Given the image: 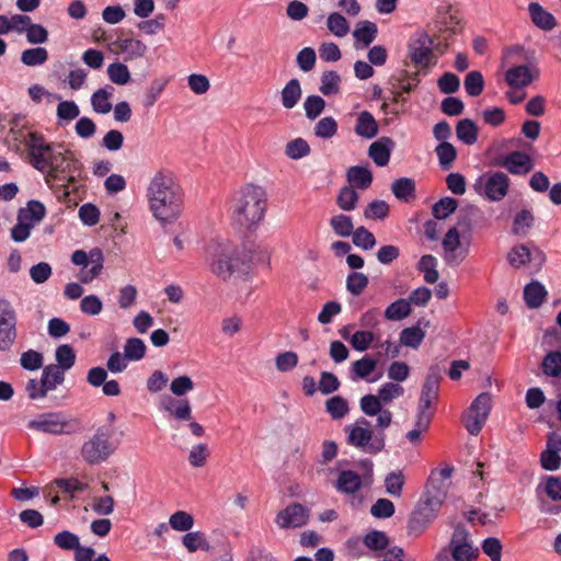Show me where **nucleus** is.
Instances as JSON below:
<instances>
[{"mask_svg": "<svg viewBox=\"0 0 561 561\" xmlns=\"http://www.w3.org/2000/svg\"><path fill=\"white\" fill-rule=\"evenodd\" d=\"M112 93L106 89L96 90L91 96V104L94 112L100 114H107L112 110V104L110 102Z\"/></svg>", "mask_w": 561, "mask_h": 561, "instance_id": "nucleus-43", "label": "nucleus"}, {"mask_svg": "<svg viewBox=\"0 0 561 561\" xmlns=\"http://www.w3.org/2000/svg\"><path fill=\"white\" fill-rule=\"evenodd\" d=\"M341 78L335 71H325L321 76L320 91L324 95L335 94L339 92Z\"/></svg>", "mask_w": 561, "mask_h": 561, "instance_id": "nucleus-61", "label": "nucleus"}, {"mask_svg": "<svg viewBox=\"0 0 561 561\" xmlns=\"http://www.w3.org/2000/svg\"><path fill=\"white\" fill-rule=\"evenodd\" d=\"M146 345L141 339L130 337L124 345V355L128 360H139L145 357Z\"/></svg>", "mask_w": 561, "mask_h": 561, "instance_id": "nucleus-44", "label": "nucleus"}, {"mask_svg": "<svg viewBox=\"0 0 561 561\" xmlns=\"http://www.w3.org/2000/svg\"><path fill=\"white\" fill-rule=\"evenodd\" d=\"M393 145L391 138L381 137L369 146L368 156L378 167H385L389 163Z\"/></svg>", "mask_w": 561, "mask_h": 561, "instance_id": "nucleus-20", "label": "nucleus"}, {"mask_svg": "<svg viewBox=\"0 0 561 561\" xmlns=\"http://www.w3.org/2000/svg\"><path fill=\"white\" fill-rule=\"evenodd\" d=\"M345 432L347 444L367 454L377 455L385 448V434L382 432L374 434L370 422L365 417H359L355 424L346 425Z\"/></svg>", "mask_w": 561, "mask_h": 561, "instance_id": "nucleus-6", "label": "nucleus"}, {"mask_svg": "<svg viewBox=\"0 0 561 561\" xmlns=\"http://www.w3.org/2000/svg\"><path fill=\"white\" fill-rule=\"evenodd\" d=\"M364 545L374 551L385 550L389 545V539L386 533L380 530H371L365 535L363 539Z\"/></svg>", "mask_w": 561, "mask_h": 561, "instance_id": "nucleus-50", "label": "nucleus"}, {"mask_svg": "<svg viewBox=\"0 0 561 561\" xmlns=\"http://www.w3.org/2000/svg\"><path fill=\"white\" fill-rule=\"evenodd\" d=\"M435 152L438 157L439 164L443 170H448L451 165V163L457 158V150L454 147L453 144L448 141L440 142L436 149Z\"/></svg>", "mask_w": 561, "mask_h": 561, "instance_id": "nucleus-39", "label": "nucleus"}, {"mask_svg": "<svg viewBox=\"0 0 561 561\" xmlns=\"http://www.w3.org/2000/svg\"><path fill=\"white\" fill-rule=\"evenodd\" d=\"M55 357L57 362V366L62 367L64 369H70L76 362V353L73 348L68 344H61L56 348Z\"/></svg>", "mask_w": 561, "mask_h": 561, "instance_id": "nucleus-49", "label": "nucleus"}, {"mask_svg": "<svg viewBox=\"0 0 561 561\" xmlns=\"http://www.w3.org/2000/svg\"><path fill=\"white\" fill-rule=\"evenodd\" d=\"M66 425L67 424L61 421L60 415L57 413L43 414L37 420H33L28 423V427L50 434L65 433Z\"/></svg>", "mask_w": 561, "mask_h": 561, "instance_id": "nucleus-18", "label": "nucleus"}, {"mask_svg": "<svg viewBox=\"0 0 561 561\" xmlns=\"http://www.w3.org/2000/svg\"><path fill=\"white\" fill-rule=\"evenodd\" d=\"M377 25L370 21L362 22L353 32L356 41L362 42L365 46L373 43L377 36Z\"/></svg>", "mask_w": 561, "mask_h": 561, "instance_id": "nucleus-36", "label": "nucleus"}, {"mask_svg": "<svg viewBox=\"0 0 561 561\" xmlns=\"http://www.w3.org/2000/svg\"><path fill=\"white\" fill-rule=\"evenodd\" d=\"M453 471L454 467L451 466L432 470L425 491L409 518L408 531L410 535L420 536L437 517L447 497Z\"/></svg>", "mask_w": 561, "mask_h": 561, "instance_id": "nucleus-2", "label": "nucleus"}, {"mask_svg": "<svg viewBox=\"0 0 561 561\" xmlns=\"http://www.w3.org/2000/svg\"><path fill=\"white\" fill-rule=\"evenodd\" d=\"M355 133L367 139H371L378 134V124L371 113L363 111L358 114Z\"/></svg>", "mask_w": 561, "mask_h": 561, "instance_id": "nucleus-27", "label": "nucleus"}, {"mask_svg": "<svg viewBox=\"0 0 561 561\" xmlns=\"http://www.w3.org/2000/svg\"><path fill=\"white\" fill-rule=\"evenodd\" d=\"M54 543L62 550H73L79 547L80 539L78 535L62 530L54 536Z\"/></svg>", "mask_w": 561, "mask_h": 561, "instance_id": "nucleus-55", "label": "nucleus"}, {"mask_svg": "<svg viewBox=\"0 0 561 561\" xmlns=\"http://www.w3.org/2000/svg\"><path fill=\"white\" fill-rule=\"evenodd\" d=\"M121 51L127 55L126 59L142 57L147 51V46L140 39L125 38L117 42Z\"/></svg>", "mask_w": 561, "mask_h": 561, "instance_id": "nucleus-32", "label": "nucleus"}, {"mask_svg": "<svg viewBox=\"0 0 561 561\" xmlns=\"http://www.w3.org/2000/svg\"><path fill=\"white\" fill-rule=\"evenodd\" d=\"M28 163L44 174L46 184L59 198L66 199L70 188H75L77 172L81 163L75 152L62 144L49 142L37 131L28 133L24 138Z\"/></svg>", "mask_w": 561, "mask_h": 561, "instance_id": "nucleus-1", "label": "nucleus"}, {"mask_svg": "<svg viewBox=\"0 0 561 561\" xmlns=\"http://www.w3.org/2000/svg\"><path fill=\"white\" fill-rule=\"evenodd\" d=\"M56 114L59 121L70 122L79 116L80 110L75 101H60Z\"/></svg>", "mask_w": 561, "mask_h": 561, "instance_id": "nucleus-59", "label": "nucleus"}, {"mask_svg": "<svg viewBox=\"0 0 561 561\" xmlns=\"http://www.w3.org/2000/svg\"><path fill=\"white\" fill-rule=\"evenodd\" d=\"M330 226L340 237H350L354 233V225L352 218L346 215H335L330 219Z\"/></svg>", "mask_w": 561, "mask_h": 561, "instance_id": "nucleus-42", "label": "nucleus"}, {"mask_svg": "<svg viewBox=\"0 0 561 561\" xmlns=\"http://www.w3.org/2000/svg\"><path fill=\"white\" fill-rule=\"evenodd\" d=\"M533 23L543 30L550 31L557 25L554 16L546 11L539 3L531 2L528 7Z\"/></svg>", "mask_w": 561, "mask_h": 561, "instance_id": "nucleus-23", "label": "nucleus"}, {"mask_svg": "<svg viewBox=\"0 0 561 561\" xmlns=\"http://www.w3.org/2000/svg\"><path fill=\"white\" fill-rule=\"evenodd\" d=\"M528 66L522 65L508 69L505 73V80L511 88L522 89L529 85L534 81Z\"/></svg>", "mask_w": 561, "mask_h": 561, "instance_id": "nucleus-21", "label": "nucleus"}, {"mask_svg": "<svg viewBox=\"0 0 561 561\" xmlns=\"http://www.w3.org/2000/svg\"><path fill=\"white\" fill-rule=\"evenodd\" d=\"M182 545L188 552L197 550L209 551L211 548L203 531H187L182 537Z\"/></svg>", "mask_w": 561, "mask_h": 561, "instance_id": "nucleus-31", "label": "nucleus"}, {"mask_svg": "<svg viewBox=\"0 0 561 561\" xmlns=\"http://www.w3.org/2000/svg\"><path fill=\"white\" fill-rule=\"evenodd\" d=\"M456 135L463 144L473 145L478 140L479 129L473 121L463 118L457 123Z\"/></svg>", "mask_w": 561, "mask_h": 561, "instance_id": "nucleus-30", "label": "nucleus"}, {"mask_svg": "<svg viewBox=\"0 0 561 561\" xmlns=\"http://www.w3.org/2000/svg\"><path fill=\"white\" fill-rule=\"evenodd\" d=\"M482 551L491 559V561H501L502 543L495 537H488L482 541Z\"/></svg>", "mask_w": 561, "mask_h": 561, "instance_id": "nucleus-64", "label": "nucleus"}, {"mask_svg": "<svg viewBox=\"0 0 561 561\" xmlns=\"http://www.w3.org/2000/svg\"><path fill=\"white\" fill-rule=\"evenodd\" d=\"M301 85L298 79H290L280 92L282 105L287 108H294L301 99Z\"/></svg>", "mask_w": 561, "mask_h": 561, "instance_id": "nucleus-26", "label": "nucleus"}, {"mask_svg": "<svg viewBox=\"0 0 561 561\" xmlns=\"http://www.w3.org/2000/svg\"><path fill=\"white\" fill-rule=\"evenodd\" d=\"M534 224L535 216L533 211L530 209H522L515 215L513 219L512 233L515 236L525 237L534 227Z\"/></svg>", "mask_w": 561, "mask_h": 561, "instance_id": "nucleus-29", "label": "nucleus"}, {"mask_svg": "<svg viewBox=\"0 0 561 561\" xmlns=\"http://www.w3.org/2000/svg\"><path fill=\"white\" fill-rule=\"evenodd\" d=\"M328 28L334 35L343 37L348 33L350 25L342 14L334 12L331 13L328 18Z\"/></svg>", "mask_w": 561, "mask_h": 561, "instance_id": "nucleus-58", "label": "nucleus"}, {"mask_svg": "<svg viewBox=\"0 0 561 561\" xmlns=\"http://www.w3.org/2000/svg\"><path fill=\"white\" fill-rule=\"evenodd\" d=\"M438 388H423L419 398L416 420L421 427H430L438 400Z\"/></svg>", "mask_w": 561, "mask_h": 561, "instance_id": "nucleus-15", "label": "nucleus"}, {"mask_svg": "<svg viewBox=\"0 0 561 561\" xmlns=\"http://www.w3.org/2000/svg\"><path fill=\"white\" fill-rule=\"evenodd\" d=\"M541 368L547 376H561V352H549L542 359Z\"/></svg>", "mask_w": 561, "mask_h": 561, "instance_id": "nucleus-40", "label": "nucleus"}, {"mask_svg": "<svg viewBox=\"0 0 561 561\" xmlns=\"http://www.w3.org/2000/svg\"><path fill=\"white\" fill-rule=\"evenodd\" d=\"M285 153L288 158L298 160L310 153V146L305 139L296 138L287 142Z\"/></svg>", "mask_w": 561, "mask_h": 561, "instance_id": "nucleus-48", "label": "nucleus"}, {"mask_svg": "<svg viewBox=\"0 0 561 561\" xmlns=\"http://www.w3.org/2000/svg\"><path fill=\"white\" fill-rule=\"evenodd\" d=\"M358 201V194L355 190L348 186H344L341 188L336 203L339 207L343 210H352L356 207Z\"/></svg>", "mask_w": 561, "mask_h": 561, "instance_id": "nucleus-60", "label": "nucleus"}, {"mask_svg": "<svg viewBox=\"0 0 561 561\" xmlns=\"http://www.w3.org/2000/svg\"><path fill=\"white\" fill-rule=\"evenodd\" d=\"M442 550H447L454 561H474L479 557L478 549L473 548L469 539L468 530L460 524L455 527L448 546Z\"/></svg>", "mask_w": 561, "mask_h": 561, "instance_id": "nucleus-10", "label": "nucleus"}, {"mask_svg": "<svg viewBox=\"0 0 561 561\" xmlns=\"http://www.w3.org/2000/svg\"><path fill=\"white\" fill-rule=\"evenodd\" d=\"M415 181L411 178H400L392 182L391 191L393 195L405 203L415 199Z\"/></svg>", "mask_w": 561, "mask_h": 561, "instance_id": "nucleus-25", "label": "nucleus"}, {"mask_svg": "<svg viewBox=\"0 0 561 561\" xmlns=\"http://www.w3.org/2000/svg\"><path fill=\"white\" fill-rule=\"evenodd\" d=\"M107 76L110 80L119 85L127 84L130 81V72L126 65L114 62L107 67Z\"/></svg>", "mask_w": 561, "mask_h": 561, "instance_id": "nucleus-47", "label": "nucleus"}, {"mask_svg": "<svg viewBox=\"0 0 561 561\" xmlns=\"http://www.w3.org/2000/svg\"><path fill=\"white\" fill-rule=\"evenodd\" d=\"M114 427L112 425H102L98 427L94 435L81 447L83 460L90 465L104 462L116 449L112 440Z\"/></svg>", "mask_w": 561, "mask_h": 561, "instance_id": "nucleus-7", "label": "nucleus"}, {"mask_svg": "<svg viewBox=\"0 0 561 561\" xmlns=\"http://www.w3.org/2000/svg\"><path fill=\"white\" fill-rule=\"evenodd\" d=\"M424 337L425 332L419 325H414L401 331L400 342L405 346L416 348L421 345Z\"/></svg>", "mask_w": 561, "mask_h": 561, "instance_id": "nucleus-41", "label": "nucleus"}, {"mask_svg": "<svg viewBox=\"0 0 561 561\" xmlns=\"http://www.w3.org/2000/svg\"><path fill=\"white\" fill-rule=\"evenodd\" d=\"M404 485V476L401 471H391L385 478L386 491L389 495L400 497Z\"/></svg>", "mask_w": 561, "mask_h": 561, "instance_id": "nucleus-45", "label": "nucleus"}, {"mask_svg": "<svg viewBox=\"0 0 561 561\" xmlns=\"http://www.w3.org/2000/svg\"><path fill=\"white\" fill-rule=\"evenodd\" d=\"M348 182L359 190H366L371 185L373 173L366 167L354 165L347 170Z\"/></svg>", "mask_w": 561, "mask_h": 561, "instance_id": "nucleus-28", "label": "nucleus"}, {"mask_svg": "<svg viewBox=\"0 0 561 561\" xmlns=\"http://www.w3.org/2000/svg\"><path fill=\"white\" fill-rule=\"evenodd\" d=\"M169 526L176 531H190L194 526L193 516L185 511H176L169 518Z\"/></svg>", "mask_w": 561, "mask_h": 561, "instance_id": "nucleus-37", "label": "nucleus"}, {"mask_svg": "<svg viewBox=\"0 0 561 561\" xmlns=\"http://www.w3.org/2000/svg\"><path fill=\"white\" fill-rule=\"evenodd\" d=\"M65 371L62 367L55 364L47 365L43 369L41 386H57L65 381Z\"/></svg>", "mask_w": 561, "mask_h": 561, "instance_id": "nucleus-35", "label": "nucleus"}, {"mask_svg": "<svg viewBox=\"0 0 561 561\" xmlns=\"http://www.w3.org/2000/svg\"><path fill=\"white\" fill-rule=\"evenodd\" d=\"M507 262L514 268H520L527 263L535 262L540 268L546 262V254L537 247L530 249L526 244H518L508 251Z\"/></svg>", "mask_w": 561, "mask_h": 561, "instance_id": "nucleus-14", "label": "nucleus"}, {"mask_svg": "<svg viewBox=\"0 0 561 561\" xmlns=\"http://www.w3.org/2000/svg\"><path fill=\"white\" fill-rule=\"evenodd\" d=\"M394 512V504L388 499H378L370 507V514L376 518H389Z\"/></svg>", "mask_w": 561, "mask_h": 561, "instance_id": "nucleus-63", "label": "nucleus"}, {"mask_svg": "<svg viewBox=\"0 0 561 561\" xmlns=\"http://www.w3.org/2000/svg\"><path fill=\"white\" fill-rule=\"evenodd\" d=\"M71 262L75 265L82 266L78 278L81 283L88 284L96 278L102 270L104 263V255L101 249L93 248L87 253L83 250H76L71 255Z\"/></svg>", "mask_w": 561, "mask_h": 561, "instance_id": "nucleus-9", "label": "nucleus"}, {"mask_svg": "<svg viewBox=\"0 0 561 561\" xmlns=\"http://www.w3.org/2000/svg\"><path fill=\"white\" fill-rule=\"evenodd\" d=\"M47 60L48 51L44 47L28 48L21 54V61L28 67L42 66Z\"/></svg>", "mask_w": 561, "mask_h": 561, "instance_id": "nucleus-34", "label": "nucleus"}, {"mask_svg": "<svg viewBox=\"0 0 561 561\" xmlns=\"http://www.w3.org/2000/svg\"><path fill=\"white\" fill-rule=\"evenodd\" d=\"M16 339V314L10 302L0 305V351L9 350Z\"/></svg>", "mask_w": 561, "mask_h": 561, "instance_id": "nucleus-12", "label": "nucleus"}, {"mask_svg": "<svg viewBox=\"0 0 561 561\" xmlns=\"http://www.w3.org/2000/svg\"><path fill=\"white\" fill-rule=\"evenodd\" d=\"M309 522V510L300 503H291L276 515L275 523L282 529L299 528Z\"/></svg>", "mask_w": 561, "mask_h": 561, "instance_id": "nucleus-13", "label": "nucleus"}, {"mask_svg": "<svg viewBox=\"0 0 561 561\" xmlns=\"http://www.w3.org/2000/svg\"><path fill=\"white\" fill-rule=\"evenodd\" d=\"M547 295L548 293L545 286L537 280L530 282L524 288L525 302L527 307L531 309L539 308L543 304Z\"/></svg>", "mask_w": 561, "mask_h": 561, "instance_id": "nucleus-24", "label": "nucleus"}, {"mask_svg": "<svg viewBox=\"0 0 561 561\" xmlns=\"http://www.w3.org/2000/svg\"><path fill=\"white\" fill-rule=\"evenodd\" d=\"M493 407V397L484 391L478 394L461 414V423L467 432L477 436L484 427Z\"/></svg>", "mask_w": 561, "mask_h": 561, "instance_id": "nucleus-8", "label": "nucleus"}, {"mask_svg": "<svg viewBox=\"0 0 561 561\" xmlns=\"http://www.w3.org/2000/svg\"><path fill=\"white\" fill-rule=\"evenodd\" d=\"M389 215V205L385 201H373L364 211L367 219H385Z\"/></svg>", "mask_w": 561, "mask_h": 561, "instance_id": "nucleus-62", "label": "nucleus"}, {"mask_svg": "<svg viewBox=\"0 0 561 561\" xmlns=\"http://www.w3.org/2000/svg\"><path fill=\"white\" fill-rule=\"evenodd\" d=\"M363 480L355 471L343 470L335 482V489L344 494H354L362 488Z\"/></svg>", "mask_w": 561, "mask_h": 561, "instance_id": "nucleus-22", "label": "nucleus"}, {"mask_svg": "<svg viewBox=\"0 0 561 561\" xmlns=\"http://www.w3.org/2000/svg\"><path fill=\"white\" fill-rule=\"evenodd\" d=\"M495 164L515 175L527 174L534 169L533 159L524 151H513L497 160Z\"/></svg>", "mask_w": 561, "mask_h": 561, "instance_id": "nucleus-16", "label": "nucleus"}, {"mask_svg": "<svg viewBox=\"0 0 561 561\" xmlns=\"http://www.w3.org/2000/svg\"><path fill=\"white\" fill-rule=\"evenodd\" d=\"M411 313V305L407 299L400 298L390 304L385 311V318L391 321H400Z\"/></svg>", "mask_w": 561, "mask_h": 561, "instance_id": "nucleus-33", "label": "nucleus"}, {"mask_svg": "<svg viewBox=\"0 0 561 561\" xmlns=\"http://www.w3.org/2000/svg\"><path fill=\"white\" fill-rule=\"evenodd\" d=\"M337 131V123L331 117L321 118L314 126V135L319 138H332Z\"/></svg>", "mask_w": 561, "mask_h": 561, "instance_id": "nucleus-52", "label": "nucleus"}, {"mask_svg": "<svg viewBox=\"0 0 561 561\" xmlns=\"http://www.w3.org/2000/svg\"><path fill=\"white\" fill-rule=\"evenodd\" d=\"M508 187V176L505 173L497 171L486 178L483 190L484 195L489 201L500 202L506 196Z\"/></svg>", "mask_w": 561, "mask_h": 561, "instance_id": "nucleus-17", "label": "nucleus"}, {"mask_svg": "<svg viewBox=\"0 0 561 561\" xmlns=\"http://www.w3.org/2000/svg\"><path fill=\"white\" fill-rule=\"evenodd\" d=\"M458 207L457 199L453 197H443L433 205L432 214L436 219H446L449 215L456 211Z\"/></svg>", "mask_w": 561, "mask_h": 561, "instance_id": "nucleus-38", "label": "nucleus"}, {"mask_svg": "<svg viewBox=\"0 0 561 561\" xmlns=\"http://www.w3.org/2000/svg\"><path fill=\"white\" fill-rule=\"evenodd\" d=\"M267 207L266 192L262 186L245 184L237 190L231 198V219L239 227L251 229L265 216Z\"/></svg>", "mask_w": 561, "mask_h": 561, "instance_id": "nucleus-5", "label": "nucleus"}, {"mask_svg": "<svg viewBox=\"0 0 561 561\" xmlns=\"http://www.w3.org/2000/svg\"><path fill=\"white\" fill-rule=\"evenodd\" d=\"M465 89L468 95L478 96L483 92L484 79L480 71H470L465 78Z\"/></svg>", "mask_w": 561, "mask_h": 561, "instance_id": "nucleus-46", "label": "nucleus"}, {"mask_svg": "<svg viewBox=\"0 0 561 561\" xmlns=\"http://www.w3.org/2000/svg\"><path fill=\"white\" fill-rule=\"evenodd\" d=\"M352 239L356 247L364 250H371L376 244L375 236L363 226L355 229Z\"/></svg>", "mask_w": 561, "mask_h": 561, "instance_id": "nucleus-54", "label": "nucleus"}, {"mask_svg": "<svg viewBox=\"0 0 561 561\" xmlns=\"http://www.w3.org/2000/svg\"><path fill=\"white\" fill-rule=\"evenodd\" d=\"M183 195L173 172L164 169L153 175L147 190L150 210L161 222L178 219L183 209Z\"/></svg>", "mask_w": 561, "mask_h": 561, "instance_id": "nucleus-3", "label": "nucleus"}, {"mask_svg": "<svg viewBox=\"0 0 561 561\" xmlns=\"http://www.w3.org/2000/svg\"><path fill=\"white\" fill-rule=\"evenodd\" d=\"M368 285V277L359 272H352L346 279V288L353 296H359Z\"/></svg>", "mask_w": 561, "mask_h": 561, "instance_id": "nucleus-51", "label": "nucleus"}, {"mask_svg": "<svg viewBox=\"0 0 561 561\" xmlns=\"http://www.w3.org/2000/svg\"><path fill=\"white\" fill-rule=\"evenodd\" d=\"M324 107L325 101L319 95H309L304 102L306 116L311 121L316 119L323 112Z\"/></svg>", "mask_w": 561, "mask_h": 561, "instance_id": "nucleus-56", "label": "nucleus"}, {"mask_svg": "<svg viewBox=\"0 0 561 561\" xmlns=\"http://www.w3.org/2000/svg\"><path fill=\"white\" fill-rule=\"evenodd\" d=\"M432 44V38L427 34H422L409 45V57L420 71L436 65V57L433 53Z\"/></svg>", "mask_w": 561, "mask_h": 561, "instance_id": "nucleus-11", "label": "nucleus"}, {"mask_svg": "<svg viewBox=\"0 0 561 561\" xmlns=\"http://www.w3.org/2000/svg\"><path fill=\"white\" fill-rule=\"evenodd\" d=\"M160 404L162 409L170 412L176 420L191 419V405L186 399H176L172 396L165 394L161 397Z\"/></svg>", "mask_w": 561, "mask_h": 561, "instance_id": "nucleus-19", "label": "nucleus"}, {"mask_svg": "<svg viewBox=\"0 0 561 561\" xmlns=\"http://www.w3.org/2000/svg\"><path fill=\"white\" fill-rule=\"evenodd\" d=\"M44 356L41 352L28 350L21 354L20 364L25 370H37L43 366Z\"/></svg>", "mask_w": 561, "mask_h": 561, "instance_id": "nucleus-53", "label": "nucleus"}, {"mask_svg": "<svg viewBox=\"0 0 561 561\" xmlns=\"http://www.w3.org/2000/svg\"><path fill=\"white\" fill-rule=\"evenodd\" d=\"M420 70L415 72H409L407 70H402L400 76L397 78V85L404 93H410L416 89L420 83Z\"/></svg>", "mask_w": 561, "mask_h": 561, "instance_id": "nucleus-57", "label": "nucleus"}, {"mask_svg": "<svg viewBox=\"0 0 561 561\" xmlns=\"http://www.w3.org/2000/svg\"><path fill=\"white\" fill-rule=\"evenodd\" d=\"M209 271L224 282L249 279L252 275V256L242 247L229 241L213 242L207 248Z\"/></svg>", "mask_w": 561, "mask_h": 561, "instance_id": "nucleus-4", "label": "nucleus"}]
</instances>
